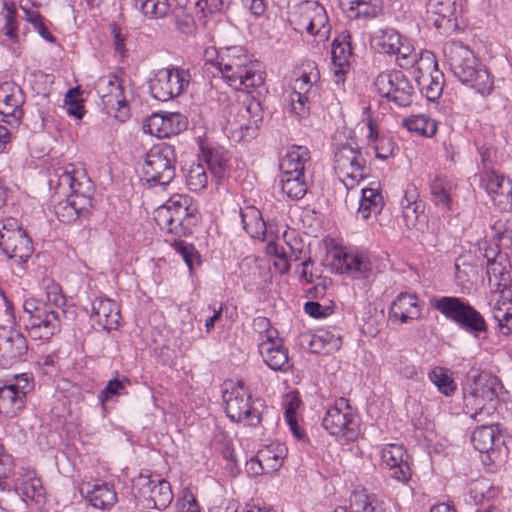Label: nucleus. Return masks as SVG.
Masks as SVG:
<instances>
[{
  "label": "nucleus",
  "mask_w": 512,
  "mask_h": 512,
  "mask_svg": "<svg viewBox=\"0 0 512 512\" xmlns=\"http://www.w3.org/2000/svg\"><path fill=\"white\" fill-rule=\"evenodd\" d=\"M49 188L64 199L55 205L57 218L70 223L91 206L92 182L81 165L63 163L53 168L48 179Z\"/></svg>",
  "instance_id": "1"
},
{
  "label": "nucleus",
  "mask_w": 512,
  "mask_h": 512,
  "mask_svg": "<svg viewBox=\"0 0 512 512\" xmlns=\"http://www.w3.org/2000/svg\"><path fill=\"white\" fill-rule=\"evenodd\" d=\"M204 67L207 72L215 69L218 75L234 89L257 88L264 83V72L248 50L240 45L204 50Z\"/></svg>",
  "instance_id": "2"
},
{
  "label": "nucleus",
  "mask_w": 512,
  "mask_h": 512,
  "mask_svg": "<svg viewBox=\"0 0 512 512\" xmlns=\"http://www.w3.org/2000/svg\"><path fill=\"white\" fill-rule=\"evenodd\" d=\"M486 259V274L492 291L498 292V298L493 306V318L500 332L508 335L512 330V279L510 278L511 264L505 252L498 246H489L487 241L479 243Z\"/></svg>",
  "instance_id": "3"
},
{
  "label": "nucleus",
  "mask_w": 512,
  "mask_h": 512,
  "mask_svg": "<svg viewBox=\"0 0 512 512\" xmlns=\"http://www.w3.org/2000/svg\"><path fill=\"white\" fill-rule=\"evenodd\" d=\"M445 62L453 75L463 84L472 87L482 96L494 91L493 76L478 63L473 51L459 41H449L443 46Z\"/></svg>",
  "instance_id": "4"
},
{
  "label": "nucleus",
  "mask_w": 512,
  "mask_h": 512,
  "mask_svg": "<svg viewBox=\"0 0 512 512\" xmlns=\"http://www.w3.org/2000/svg\"><path fill=\"white\" fill-rule=\"evenodd\" d=\"M197 208L188 195L174 194L154 212L156 224L162 231L185 236L195 225Z\"/></svg>",
  "instance_id": "5"
},
{
  "label": "nucleus",
  "mask_w": 512,
  "mask_h": 512,
  "mask_svg": "<svg viewBox=\"0 0 512 512\" xmlns=\"http://www.w3.org/2000/svg\"><path fill=\"white\" fill-rule=\"evenodd\" d=\"M501 385L497 378L487 375L474 377L472 383L464 389V407L466 413L476 422H484L495 411L498 400V392Z\"/></svg>",
  "instance_id": "6"
},
{
  "label": "nucleus",
  "mask_w": 512,
  "mask_h": 512,
  "mask_svg": "<svg viewBox=\"0 0 512 512\" xmlns=\"http://www.w3.org/2000/svg\"><path fill=\"white\" fill-rule=\"evenodd\" d=\"M320 92V73L315 62L302 65L300 75L293 81L291 91L285 100L289 113L299 119L306 118L311 104L316 102Z\"/></svg>",
  "instance_id": "7"
},
{
  "label": "nucleus",
  "mask_w": 512,
  "mask_h": 512,
  "mask_svg": "<svg viewBox=\"0 0 512 512\" xmlns=\"http://www.w3.org/2000/svg\"><path fill=\"white\" fill-rule=\"evenodd\" d=\"M322 426L341 444L354 442L361 434L360 417L345 398L337 399L327 408Z\"/></svg>",
  "instance_id": "8"
},
{
  "label": "nucleus",
  "mask_w": 512,
  "mask_h": 512,
  "mask_svg": "<svg viewBox=\"0 0 512 512\" xmlns=\"http://www.w3.org/2000/svg\"><path fill=\"white\" fill-rule=\"evenodd\" d=\"M253 327L258 333V349L264 363L274 371L288 372L291 368L288 350L277 329L265 317L254 319Z\"/></svg>",
  "instance_id": "9"
},
{
  "label": "nucleus",
  "mask_w": 512,
  "mask_h": 512,
  "mask_svg": "<svg viewBox=\"0 0 512 512\" xmlns=\"http://www.w3.org/2000/svg\"><path fill=\"white\" fill-rule=\"evenodd\" d=\"M289 21L295 31L314 36L317 43L326 42L330 37L331 25L327 12L316 1H305L297 5Z\"/></svg>",
  "instance_id": "10"
},
{
  "label": "nucleus",
  "mask_w": 512,
  "mask_h": 512,
  "mask_svg": "<svg viewBox=\"0 0 512 512\" xmlns=\"http://www.w3.org/2000/svg\"><path fill=\"white\" fill-rule=\"evenodd\" d=\"M95 89L104 107L108 112L114 111L119 121L124 122L130 117L129 102L133 93L129 81L108 74L97 80Z\"/></svg>",
  "instance_id": "11"
},
{
  "label": "nucleus",
  "mask_w": 512,
  "mask_h": 512,
  "mask_svg": "<svg viewBox=\"0 0 512 512\" xmlns=\"http://www.w3.org/2000/svg\"><path fill=\"white\" fill-rule=\"evenodd\" d=\"M177 155L172 145L153 146L146 154L143 165L144 179L151 187L168 186L176 174Z\"/></svg>",
  "instance_id": "12"
},
{
  "label": "nucleus",
  "mask_w": 512,
  "mask_h": 512,
  "mask_svg": "<svg viewBox=\"0 0 512 512\" xmlns=\"http://www.w3.org/2000/svg\"><path fill=\"white\" fill-rule=\"evenodd\" d=\"M223 399L231 421L253 427L260 423V412L254 406L250 389L244 381L226 383Z\"/></svg>",
  "instance_id": "13"
},
{
  "label": "nucleus",
  "mask_w": 512,
  "mask_h": 512,
  "mask_svg": "<svg viewBox=\"0 0 512 512\" xmlns=\"http://www.w3.org/2000/svg\"><path fill=\"white\" fill-rule=\"evenodd\" d=\"M334 169L347 189L355 188L369 173L366 160L353 141L336 144Z\"/></svg>",
  "instance_id": "14"
},
{
  "label": "nucleus",
  "mask_w": 512,
  "mask_h": 512,
  "mask_svg": "<svg viewBox=\"0 0 512 512\" xmlns=\"http://www.w3.org/2000/svg\"><path fill=\"white\" fill-rule=\"evenodd\" d=\"M23 310L28 315L26 329L34 340H49L60 330L59 313L35 298H26Z\"/></svg>",
  "instance_id": "15"
},
{
  "label": "nucleus",
  "mask_w": 512,
  "mask_h": 512,
  "mask_svg": "<svg viewBox=\"0 0 512 512\" xmlns=\"http://www.w3.org/2000/svg\"><path fill=\"white\" fill-rule=\"evenodd\" d=\"M0 249L9 259L16 263L27 262L33 253L31 240L21 228L16 218L0 220Z\"/></svg>",
  "instance_id": "16"
},
{
  "label": "nucleus",
  "mask_w": 512,
  "mask_h": 512,
  "mask_svg": "<svg viewBox=\"0 0 512 512\" xmlns=\"http://www.w3.org/2000/svg\"><path fill=\"white\" fill-rule=\"evenodd\" d=\"M190 73L182 68L159 69L150 79L151 95L159 101H168L180 96L189 86Z\"/></svg>",
  "instance_id": "17"
},
{
  "label": "nucleus",
  "mask_w": 512,
  "mask_h": 512,
  "mask_svg": "<svg viewBox=\"0 0 512 512\" xmlns=\"http://www.w3.org/2000/svg\"><path fill=\"white\" fill-rule=\"evenodd\" d=\"M33 387V379L27 373L18 374L7 384L0 386V415L16 417L24 409L27 394Z\"/></svg>",
  "instance_id": "18"
},
{
  "label": "nucleus",
  "mask_w": 512,
  "mask_h": 512,
  "mask_svg": "<svg viewBox=\"0 0 512 512\" xmlns=\"http://www.w3.org/2000/svg\"><path fill=\"white\" fill-rule=\"evenodd\" d=\"M374 87L380 96L399 107L409 106L412 102L413 87L401 71L381 72L374 81Z\"/></svg>",
  "instance_id": "19"
},
{
  "label": "nucleus",
  "mask_w": 512,
  "mask_h": 512,
  "mask_svg": "<svg viewBox=\"0 0 512 512\" xmlns=\"http://www.w3.org/2000/svg\"><path fill=\"white\" fill-rule=\"evenodd\" d=\"M187 118L179 112H156L147 117L143 131L157 138H168L187 128Z\"/></svg>",
  "instance_id": "20"
},
{
  "label": "nucleus",
  "mask_w": 512,
  "mask_h": 512,
  "mask_svg": "<svg viewBox=\"0 0 512 512\" xmlns=\"http://www.w3.org/2000/svg\"><path fill=\"white\" fill-rule=\"evenodd\" d=\"M27 350L26 338L20 331L0 327V369H8L20 362Z\"/></svg>",
  "instance_id": "21"
},
{
  "label": "nucleus",
  "mask_w": 512,
  "mask_h": 512,
  "mask_svg": "<svg viewBox=\"0 0 512 512\" xmlns=\"http://www.w3.org/2000/svg\"><path fill=\"white\" fill-rule=\"evenodd\" d=\"M25 96L21 88L13 82L0 84V115L9 125H18L24 115Z\"/></svg>",
  "instance_id": "22"
},
{
  "label": "nucleus",
  "mask_w": 512,
  "mask_h": 512,
  "mask_svg": "<svg viewBox=\"0 0 512 512\" xmlns=\"http://www.w3.org/2000/svg\"><path fill=\"white\" fill-rule=\"evenodd\" d=\"M381 462L390 471L393 479L401 483H407L412 472L409 465V456L403 445L390 443L385 445L380 452Z\"/></svg>",
  "instance_id": "23"
},
{
  "label": "nucleus",
  "mask_w": 512,
  "mask_h": 512,
  "mask_svg": "<svg viewBox=\"0 0 512 512\" xmlns=\"http://www.w3.org/2000/svg\"><path fill=\"white\" fill-rule=\"evenodd\" d=\"M482 185L493 203L502 211H512V181L495 172H486Z\"/></svg>",
  "instance_id": "24"
},
{
  "label": "nucleus",
  "mask_w": 512,
  "mask_h": 512,
  "mask_svg": "<svg viewBox=\"0 0 512 512\" xmlns=\"http://www.w3.org/2000/svg\"><path fill=\"white\" fill-rule=\"evenodd\" d=\"M352 50L350 32L347 30L341 31L331 44L332 71L338 83L344 80L349 71L353 57Z\"/></svg>",
  "instance_id": "25"
},
{
  "label": "nucleus",
  "mask_w": 512,
  "mask_h": 512,
  "mask_svg": "<svg viewBox=\"0 0 512 512\" xmlns=\"http://www.w3.org/2000/svg\"><path fill=\"white\" fill-rule=\"evenodd\" d=\"M285 453L286 448L282 444L267 445L247 463V469L253 475L273 473L282 466Z\"/></svg>",
  "instance_id": "26"
},
{
  "label": "nucleus",
  "mask_w": 512,
  "mask_h": 512,
  "mask_svg": "<svg viewBox=\"0 0 512 512\" xmlns=\"http://www.w3.org/2000/svg\"><path fill=\"white\" fill-rule=\"evenodd\" d=\"M14 491L26 503H41L45 498V489L41 479L32 469L21 468L14 481Z\"/></svg>",
  "instance_id": "27"
},
{
  "label": "nucleus",
  "mask_w": 512,
  "mask_h": 512,
  "mask_svg": "<svg viewBox=\"0 0 512 512\" xmlns=\"http://www.w3.org/2000/svg\"><path fill=\"white\" fill-rule=\"evenodd\" d=\"M90 318L103 330H114L121 318L119 305L109 298L96 297L91 302Z\"/></svg>",
  "instance_id": "28"
},
{
  "label": "nucleus",
  "mask_w": 512,
  "mask_h": 512,
  "mask_svg": "<svg viewBox=\"0 0 512 512\" xmlns=\"http://www.w3.org/2000/svg\"><path fill=\"white\" fill-rule=\"evenodd\" d=\"M421 315V303L416 294L402 292L389 307V318L394 323H408Z\"/></svg>",
  "instance_id": "29"
},
{
  "label": "nucleus",
  "mask_w": 512,
  "mask_h": 512,
  "mask_svg": "<svg viewBox=\"0 0 512 512\" xmlns=\"http://www.w3.org/2000/svg\"><path fill=\"white\" fill-rule=\"evenodd\" d=\"M300 345L312 353H331L341 347V337L335 330H318L315 333L304 332L299 336Z\"/></svg>",
  "instance_id": "30"
},
{
  "label": "nucleus",
  "mask_w": 512,
  "mask_h": 512,
  "mask_svg": "<svg viewBox=\"0 0 512 512\" xmlns=\"http://www.w3.org/2000/svg\"><path fill=\"white\" fill-rule=\"evenodd\" d=\"M457 184L443 176H435L429 183L431 200L434 205L444 211H451Z\"/></svg>",
  "instance_id": "31"
},
{
  "label": "nucleus",
  "mask_w": 512,
  "mask_h": 512,
  "mask_svg": "<svg viewBox=\"0 0 512 512\" xmlns=\"http://www.w3.org/2000/svg\"><path fill=\"white\" fill-rule=\"evenodd\" d=\"M202 159L216 181L222 180L230 171V154L223 147H202Z\"/></svg>",
  "instance_id": "32"
},
{
  "label": "nucleus",
  "mask_w": 512,
  "mask_h": 512,
  "mask_svg": "<svg viewBox=\"0 0 512 512\" xmlns=\"http://www.w3.org/2000/svg\"><path fill=\"white\" fill-rule=\"evenodd\" d=\"M81 491L86 493L88 501L95 508L109 509L117 501L115 489L105 482L85 483L82 485Z\"/></svg>",
  "instance_id": "33"
},
{
  "label": "nucleus",
  "mask_w": 512,
  "mask_h": 512,
  "mask_svg": "<svg viewBox=\"0 0 512 512\" xmlns=\"http://www.w3.org/2000/svg\"><path fill=\"white\" fill-rule=\"evenodd\" d=\"M339 269L353 278L364 279L372 271L369 258L362 252L349 251L339 257Z\"/></svg>",
  "instance_id": "34"
},
{
  "label": "nucleus",
  "mask_w": 512,
  "mask_h": 512,
  "mask_svg": "<svg viewBox=\"0 0 512 512\" xmlns=\"http://www.w3.org/2000/svg\"><path fill=\"white\" fill-rule=\"evenodd\" d=\"M310 160V152L307 147L291 145L280 161V169L286 174H304L305 165Z\"/></svg>",
  "instance_id": "35"
},
{
  "label": "nucleus",
  "mask_w": 512,
  "mask_h": 512,
  "mask_svg": "<svg viewBox=\"0 0 512 512\" xmlns=\"http://www.w3.org/2000/svg\"><path fill=\"white\" fill-rule=\"evenodd\" d=\"M367 129V139L369 144L373 146L376 157L380 160L392 157L396 150L393 139L390 136L380 134L377 123L371 118L368 119Z\"/></svg>",
  "instance_id": "36"
},
{
  "label": "nucleus",
  "mask_w": 512,
  "mask_h": 512,
  "mask_svg": "<svg viewBox=\"0 0 512 512\" xmlns=\"http://www.w3.org/2000/svg\"><path fill=\"white\" fill-rule=\"evenodd\" d=\"M342 10L349 18H374L381 11L380 0H339Z\"/></svg>",
  "instance_id": "37"
},
{
  "label": "nucleus",
  "mask_w": 512,
  "mask_h": 512,
  "mask_svg": "<svg viewBox=\"0 0 512 512\" xmlns=\"http://www.w3.org/2000/svg\"><path fill=\"white\" fill-rule=\"evenodd\" d=\"M383 206V196L377 187L363 188L361 190L357 216L363 220H367L372 215L379 214Z\"/></svg>",
  "instance_id": "38"
},
{
  "label": "nucleus",
  "mask_w": 512,
  "mask_h": 512,
  "mask_svg": "<svg viewBox=\"0 0 512 512\" xmlns=\"http://www.w3.org/2000/svg\"><path fill=\"white\" fill-rule=\"evenodd\" d=\"M384 502L373 493L365 489H355L350 496V510L348 512H384Z\"/></svg>",
  "instance_id": "39"
},
{
  "label": "nucleus",
  "mask_w": 512,
  "mask_h": 512,
  "mask_svg": "<svg viewBox=\"0 0 512 512\" xmlns=\"http://www.w3.org/2000/svg\"><path fill=\"white\" fill-rule=\"evenodd\" d=\"M501 439L498 426L493 424H483L476 428L471 436V442L474 448L480 453H488Z\"/></svg>",
  "instance_id": "40"
},
{
  "label": "nucleus",
  "mask_w": 512,
  "mask_h": 512,
  "mask_svg": "<svg viewBox=\"0 0 512 512\" xmlns=\"http://www.w3.org/2000/svg\"><path fill=\"white\" fill-rule=\"evenodd\" d=\"M130 380L126 377L110 379L98 394V401L103 412H106L109 403H116L119 397L128 394Z\"/></svg>",
  "instance_id": "41"
},
{
  "label": "nucleus",
  "mask_w": 512,
  "mask_h": 512,
  "mask_svg": "<svg viewBox=\"0 0 512 512\" xmlns=\"http://www.w3.org/2000/svg\"><path fill=\"white\" fill-rule=\"evenodd\" d=\"M402 125L408 131L418 134L419 136L431 138L438 130V123L428 114H412L402 120Z\"/></svg>",
  "instance_id": "42"
},
{
  "label": "nucleus",
  "mask_w": 512,
  "mask_h": 512,
  "mask_svg": "<svg viewBox=\"0 0 512 512\" xmlns=\"http://www.w3.org/2000/svg\"><path fill=\"white\" fill-rule=\"evenodd\" d=\"M455 324L474 336H478L487 330L486 322L481 313L468 302L455 321Z\"/></svg>",
  "instance_id": "43"
},
{
  "label": "nucleus",
  "mask_w": 512,
  "mask_h": 512,
  "mask_svg": "<svg viewBox=\"0 0 512 512\" xmlns=\"http://www.w3.org/2000/svg\"><path fill=\"white\" fill-rule=\"evenodd\" d=\"M403 41V36L395 29L385 28L374 32L371 38L372 47L379 53L392 55L395 49Z\"/></svg>",
  "instance_id": "44"
},
{
  "label": "nucleus",
  "mask_w": 512,
  "mask_h": 512,
  "mask_svg": "<svg viewBox=\"0 0 512 512\" xmlns=\"http://www.w3.org/2000/svg\"><path fill=\"white\" fill-rule=\"evenodd\" d=\"M0 22L3 23L1 33L12 44L19 42L17 11L13 3L3 1L0 10Z\"/></svg>",
  "instance_id": "45"
},
{
  "label": "nucleus",
  "mask_w": 512,
  "mask_h": 512,
  "mask_svg": "<svg viewBox=\"0 0 512 512\" xmlns=\"http://www.w3.org/2000/svg\"><path fill=\"white\" fill-rule=\"evenodd\" d=\"M428 379L445 397L452 396L457 390V384L452 372L442 366H434L428 371Z\"/></svg>",
  "instance_id": "46"
},
{
  "label": "nucleus",
  "mask_w": 512,
  "mask_h": 512,
  "mask_svg": "<svg viewBox=\"0 0 512 512\" xmlns=\"http://www.w3.org/2000/svg\"><path fill=\"white\" fill-rule=\"evenodd\" d=\"M415 79L428 100L436 101L441 96L444 87V75L441 71L416 75Z\"/></svg>",
  "instance_id": "47"
},
{
  "label": "nucleus",
  "mask_w": 512,
  "mask_h": 512,
  "mask_svg": "<svg viewBox=\"0 0 512 512\" xmlns=\"http://www.w3.org/2000/svg\"><path fill=\"white\" fill-rule=\"evenodd\" d=\"M467 301L463 298L441 296L431 300L434 309L440 312L446 319L455 323Z\"/></svg>",
  "instance_id": "48"
},
{
  "label": "nucleus",
  "mask_w": 512,
  "mask_h": 512,
  "mask_svg": "<svg viewBox=\"0 0 512 512\" xmlns=\"http://www.w3.org/2000/svg\"><path fill=\"white\" fill-rule=\"evenodd\" d=\"M243 228L252 237L262 239L266 232V225L261 212L256 207H246L241 210Z\"/></svg>",
  "instance_id": "49"
},
{
  "label": "nucleus",
  "mask_w": 512,
  "mask_h": 512,
  "mask_svg": "<svg viewBox=\"0 0 512 512\" xmlns=\"http://www.w3.org/2000/svg\"><path fill=\"white\" fill-rule=\"evenodd\" d=\"M146 499L152 503V507L155 509L161 510L166 508L173 500L170 483L156 477Z\"/></svg>",
  "instance_id": "50"
},
{
  "label": "nucleus",
  "mask_w": 512,
  "mask_h": 512,
  "mask_svg": "<svg viewBox=\"0 0 512 512\" xmlns=\"http://www.w3.org/2000/svg\"><path fill=\"white\" fill-rule=\"evenodd\" d=\"M281 189L289 198L299 200L307 192L304 174H281Z\"/></svg>",
  "instance_id": "51"
},
{
  "label": "nucleus",
  "mask_w": 512,
  "mask_h": 512,
  "mask_svg": "<svg viewBox=\"0 0 512 512\" xmlns=\"http://www.w3.org/2000/svg\"><path fill=\"white\" fill-rule=\"evenodd\" d=\"M186 185L192 192L199 193L203 191L208 184V175L205 165L201 162H193L187 169Z\"/></svg>",
  "instance_id": "52"
},
{
  "label": "nucleus",
  "mask_w": 512,
  "mask_h": 512,
  "mask_svg": "<svg viewBox=\"0 0 512 512\" xmlns=\"http://www.w3.org/2000/svg\"><path fill=\"white\" fill-rule=\"evenodd\" d=\"M300 407V400L296 396H287L284 402V418L293 436L303 440L305 434L297 421V411Z\"/></svg>",
  "instance_id": "53"
},
{
  "label": "nucleus",
  "mask_w": 512,
  "mask_h": 512,
  "mask_svg": "<svg viewBox=\"0 0 512 512\" xmlns=\"http://www.w3.org/2000/svg\"><path fill=\"white\" fill-rule=\"evenodd\" d=\"M238 117L241 118L238 121L239 129L249 130L257 127L258 122L261 120L260 104L255 100H251L248 104L241 105L238 109Z\"/></svg>",
  "instance_id": "54"
},
{
  "label": "nucleus",
  "mask_w": 512,
  "mask_h": 512,
  "mask_svg": "<svg viewBox=\"0 0 512 512\" xmlns=\"http://www.w3.org/2000/svg\"><path fill=\"white\" fill-rule=\"evenodd\" d=\"M136 7L149 19H162L171 12L168 0H143Z\"/></svg>",
  "instance_id": "55"
},
{
  "label": "nucleus",
  "mask_w": 512,
  "mask_h": 512,
  "mask_svg": "<svg viewBox=\"0 0 512 512\" xmlns=\"http://www.w3.org/2000/svg\"><path fill=\"white\" fill-rule=\"evenodd\" d=\"M497 490L488 479L473 480L469 486V495L475 504H481L485 499L495 497Z\"/></svg>",
  "instance_id": "56"
},
{
  "label": "nucleus",
  "mask_w": 512,
  "mask_h": 512,
  "mask_svg": "<svg viewBox=\"0 0 512 512\" xmlns=\"http://www.w3.org/2000/svg\"><path fill=\"white\" fill-rule=\"evenodd\" d=\"M428 13L451 21L456 12V0H426Z\"/></svg>",
  "instance_id": "57"
},
{
  "label": "nucleus",
  "mask_w": 512,
  "mask_h": 512,
  "mask_svg": "<svg viewBox=\"0 0 512 512\" xmlns=\"http://www.w3.org/2000/svg\"><path fill=\"white\" fill-rule=\"evenodd\" d=\"M395 56L400 61V66L409 68L414 66L418 53L411 41L403 36V41H400L399 45L395 49Z\"/></svg>",
  "instance_id": "58"
},
{
  "label": "nucleus",
  "mask_w": 512,
  "mask_h": 512,
  "mask_svg": "<svg viewBox=\"0 0 512 512\" xmlns=\"http://www.w3.org/2000/svg\"><path fill=\"white\" fill-rule=\"evenodd\" d=\"M412 67L415 68V76L425 73L432 74L435 71H440L438 69L435 55L428 50H423L418 53L417 60Z\"/></svg>",
  "instance_id": "59"
},
{
  "label": "nucleus",
  "mask_w": 512,
  "mask_h": 512,
  "mask_svg": "<svg viewBox=\"0 0 512 512\" xmlns=\"http://www.w3.org/2000/svg\"><path fill=\"white\" fill-rule=\"evenodd\" d=\"M46 302L43 303L47 305L48 308H58L62 309L66 305V296L63 294L61 286L54 282L49 281L46 286Z\"/></svg>",
  "instance_id": "60"
},
{
  "label": "nucleus",
  "mask_w": 512,
  "mask_h": 512,
  "mask_svg": "<svg viewBox=\"0 0 512 512\" xmlns=\"http://www.w3.org/2000/svg\"><path fill=\"white\" fill-rule=\"evenodd\" d=\"M174 248L176 252L182 256L192 273L194 265L199 263V256L194 247L184 241H175Z\"/></svg>",
  "instance_id": "61"
},
{
  "label": "nucleus",
  "mask_w": 512,
  "mask_h": 512,
  "mask_svg": "<svg viewBox=\"0 0 512 512\" xmlns=\"http://www.w3.org/2000/svg\"><path fill=\"white\" fill-rule=\"evenodd\" d=\"M493 230L499 246L504 249L512 247V221H498L493 226Z\"/></svg>",
  "instance_id": "62"
},
{
  "label": "nucleus",
  "mask_w": 512,
  "mask_h": 512,
  "mask_svg": "<svg viewBox=\"0 0 512 512\" xmlns=\"http://www.w3.org/2000/svg\"><path fill=\"white\" fill-rule=\"evenodd\" d=\"M296 273L306 283H313L320 278L319 271L310 257L305 258L296 268Z\"/></svg>",
  "instance_id": "63"
},
{
  "label": "nucleus",
  "mask_w": 512,
  "mask_h": 512,
  "mask_svg": "<svg viewBox=\"0 0 512 512\" xmlns=\"http://www.w3.org/2000/svg\"><path fill=\"white\" fill-rule=\"evenodd\" d=\"M75 90L70 89L65 95V108L68 115L80 120L84 116V106L80 100L74 98Z\"/></svg>",
  "instance_id": "64"
}]
</instances>
